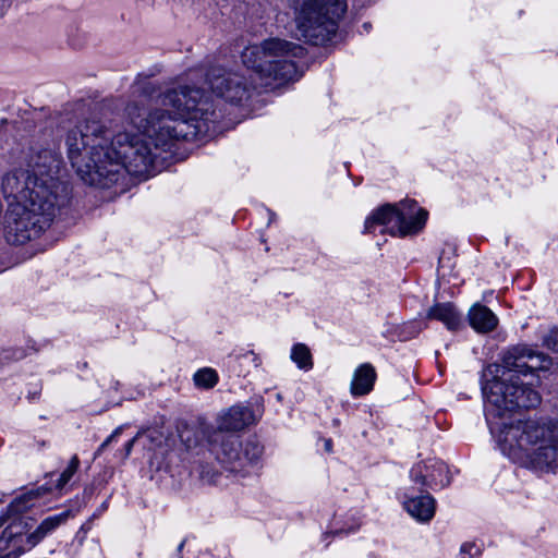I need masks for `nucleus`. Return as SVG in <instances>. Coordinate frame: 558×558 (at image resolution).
<instances>
[{
    "label": "nucleus",
    "instance_id": "aec40b11",
    "mask_svg": "<svg viewBox=\"0 0 558 558\" xmlns=\"http://www.w3.org/2000/svg\"><path fill=\"white\" fill-rule=\"evenodd\" d=\"M143 436L151 446H159L162 441V434L157 429H149L146 433H142V437Z\"/></svg>",
    "mask_w": 558,
    "mask_h": 558
},
{
    "label": "nucleus",
    "instance_id": "1a4fd4ad",
    "mask_svg": "<svg viewBox=\"0 0 558 558\" xmlns=\"http://www.w3.org/2000/svg\"><path fill=\"white\" fill-rule=\"evenodd\" d=\"M256 422L252 409L245 405H233L221 413L217 420V429L213 433L239 432Z\"/></svg>",
    "mask_w": 558,
    "mask_h": 558
},
{
    "label": "nucleus",
    "instance_id": "f8f14e48",
    "mask_svg": "<svg viewBox=\"0 0 558 558\" xmlns=\"http://www.w3.org/2000/svg\"><path fill=\"white\" fill-rule=\"evenodd\" d=\"M398 214L402 216V228L399 230V235L403 236L410 233H415L423 228L427 219V211L418 208L415 201H404L398 206Z\"/></svg>",
    "mask_w": 558,
    "mask_h": 558
},
{
    "label": "nucleus",
    "instance_id": "9b49d317",
    "mask_svg": "<svg viewBox=\"0 0 558 558\" xmlns=\"http://www.w3.org/2000/svg\"><path fill=\"white\" fill-rule=\"evenodd\" d=\"M447 472V468L444 462L433 460L428 463H418L411 470V478L412 481L420 485V487L426 486H436L440 484L445 485L442 480L440 478Z\"/></svg>",
    "mask_w": 558,
    "mask_h": 558
},
{
    "label": "nucleus",
    "instance_id": "6ab92c4d",
    "mask_svg": "<svg viewBox=\"0 0 558 558\" xmlns=\"http://www.w3.org/2000/svg\"><path fill=\"white\" fill-rule=\"evenodd\" d=\"M78 465H80V460H78L77 456H73L70 460L69 465L61 473V475L58 480V483L56 485V487L58 489H62L68 484V482L72 478L74 473L77 471Z\"/></svg>",
    "mask_w": 558,
    "mask_h": 558
},
{
    "label": "nucleus",
    "instance_id": "f257e3e1",
    "mask_svg": "<svg viewBox=\"0 0 558 558\" xmlns=\"http://www.w3.org/2000/svg\"><path fill=\"white\" fill-rule=\"evenodd\" d=\"M138 100L128 102L124 114L141 134L114 132L96 116L78 120L64 137L68 157L88 185L110 187L128 172L149 175L159 150H169L184 138L189 122H208L216 111L208 96L195 85H179L159 92L148 78L132 85Z\"/></svg>",
    "mask_w": 558,
    "mask_h": 558
},
{
    "label": "nucleus",
    "instance_id": "f3484780",
    "mask_svg": "<svg viewBox=\"0 0 558 558\" xmlns=\"http://www.w3.org/2000/svg\"><path fill=\"white\" fill-rule=\"evenodd\" d=\"M193 380L196 387L210 389L218 383V374L214 368L204 367L194 374Z\"/></svg>",
    "mask_w": 558,
    "mask_h": 558
},
{
    "label": "nucleus",
    "instance_id": "2eb2a0df",
    "mask_svg": "<svg viewBox=\"0 0 558 558\" xmlns=\"http://www.w3.org/2000/svg\"><path fill=\"white\" fill-rule=\"evenodd\" d=\"M375 380V368L369 363L360 365L353 373L350 385L351 395L360 397L369 393L374 387Z\"/></svg>",
    "mask_w": 558,
    "mask_h": 558
},
{
    "label": "nucleus",
    "instance_id": "dca6fc26",
    "mask_svg": "<svg viewBox=\"0 0 558 558\" xmlns=\"http://www.w3.org/2000/svg\"><path fill=\"white\" fill-rule=\"evenodd\" d=\"M291 360L301 369L310 371L313 368V359L311 351L304 343H296L292 347Z\"/></svg>",
    "mask_w": 558,
    "mask_h": 558
},
{
    "label": "nucleus",
    "instance_id": "a211bd4d",
    "mask_svg": "<svg viewBox=\"0 0 558 558\" xmlns=\"http://www.w3.org/2000/svg\"><path fill=\"white\" fill-rule=\"evenodd\" d=\"M235 361L238 362L241 369L239 374L248 373L250 367H258L260 364V359L253 351H247L243 354L236 355Z\"/></svg>",
    "mask_w": 558,
    "mask_h": 558
},
{
    "label": "nucleus",
    "instance_id": "7ed1b4c3",
    "mask_svg": "<svg viewBox=\"0 0 558 558\" xmlns=\"http://www.w3.org/2000/svg\"><path fill=\"white\" fill-rule=\"evenodd\" d=\"M62 159L52 149L31 155L27 169H16L2 178L8 199L5 240L15 245L36 239L52 222L68 199V186L59 180Z\"/></svg>",
    "mask_w": 558,
    "mask_h": 558
},
{
    "label": "nucleus",
    "instance_id": "393cba45",
    "mask_svg": "<svg viewBox=\"0 0 558 558\" xmlns=\"http://www.w3.org/2000/svg\"><path fill=\"white\" fill-rule=\"evenodd\" d=\"M324 447L327 452H331V449H332L331 439H325Z\"/></svg>",
    "mask_w": 558,
    "mask_h": 558
},
{
    "label": "nucleus",
    "instance_id": "20e7f679",
    "mask_svg": "<svg viewBox=\"0 0 558 558\" xmlns=\"http://www.w3.org/2000/svg\"><path fill=\"white\" fill-rule=\"evenodd\" d=\"M304 48L300 45L270 38L260 45L248 46L242 52L245 72L214 66L206 74V82L217 97L231 105H242L252 95L254 84L247 77L250 70L260 78L262 85H282L301 76L293 58H302Z\"/></svg>",
    "mask_w": 558,
    "mask_h": 558
},
{
    "label": "nucleus",
    "instance_id": "ddd939ff",
    "mask_svg": "<svg viewBox=\"0 0 558 558\" xmlns=\"http://www.w3.org/2000/svg\"><path fill=\"white\" fill-rule=\"evenodd\" d=\"M471 327L482 333L494 330L498 325L497 316L485 305L475 303L468 312Z\"/></svg>",
    "mask_w": 558,
    "mask_h": 558
},
{
    "label": "nucleus",
    "instance_id": "bb28decb",
    "mask_svg": "<svg viewBox=\"0 0 558 558\" xmlns=\"http://www.w3.org/2000/svg\"><path fill=\"white\" fill-rule=\"evenodd\" d=\"M183 546H184V541H182L179 546H178V551H181L183 549Z\"/></svg>",
    "mask_w": 558,
    "mask_h": 558
},
{
    "label": "nucleus",
    "instance_id": "6e6552de",
    "mask_svg": "<svg viewBox=\"0 0 558 558\" xmlns=\"http://www.w3.org/2000/svg\"><path fill=\"white\" fill-rule=\"evenodd\" d=\"M402 504L407 512L420 522H428L435 514V499L428 492L409 487L403 494Z\"/></svg>",
    "mask_w": 558,
    "mask_h": 558
},
{
    "label": "nucleus",
    "instance_id": "cd10ccee",
    "mask_svg": "<svg viewBox=\"0 0 558 558\" xmlns=\"http://www.w3.org/2000/svg\"><path fill=\"white\" fill-rule=\"evenodd\" d=\"M553 350L557 351L558 352V342H555L554 347H553Z\"/></svg>",
    "mask_w": 558,
    "mask_h": 558
},
{
    "label": "nucleus",
    "instance_id": "b1692460",
    "mask_svg": "<svg viewBox=\"0 0 558 558\" xmlns=\"http://www.w3.org/2000/svg\"><path fill=\"white\" fill-rule=\"evenodd\" d=\"M142 437V433H137L135 437L129 440L124 446V458H128L134 447V444Z\"/></svg>",
    "mask_w": 558,
    "mask_h": 558
},
{
    "label": "nucleus",
    "instance_id": "39448f33",
    "mask_svg": "<svg viewBox=\"0 0 558 558\" xmlns=\"http://www.w3.org/2000/svg\"><path fill=\"white\" fill-rule=\"evenodd\" d=\"M288 8L301 37L313 45H324L336 34L347 4L344 0H288Z\"/></svg>",
    "mask_w": 558,
    "mask_h": 558
},
{
    "label": "nucleus",
    "instance_id": "4be33fe9",
    "mask_svg": "<svg viewBox=\"0 0 558 558\" xmlns=\"http://www.w3.org/2000/svg\"><path fill=\"white\" fill-rule=\"evenodd\" d=\"M460 550L462 555H468L469 557H474L480 554V548L473 543H464Z\"/></svg>",
    "mask_w": 558,
    "mask_h": 558
},
{
    "label": "nucleus",
    "instance_id": "412c9836",
    "mask_svg": "<svg viewBox=\"0 0 558 558\" xmlns=\"http://www.w3.org/2000/svg\"><path fill=\"white\" fill-rule=\"evenodd\" d=\"M122 429L123 427L122 426H119L117 427L112 434L99 446L98 450L96 451L95 456H99L106 448L109 444H111L113 440L117 439L118 436L121 435L122 433Z\"/></svg>",
    "mask_w": 558,
    "mask_h": 558
},
{
    "label": "nucleus",
    "instance_id": "4468645a",
    "mask_svg": "<svg viewBox=\"0 0 558 558\" xmlns=\"http://www.w3.org/2000/svg\"><path fill=\"white\" fill-rule=\"evenodd\" d=\"M426 318L441 322L449 330H458L462 326V316L450 302L436 303L429 307Z\"/></svg>",
    "mask_w": 558,
    "mask_h": 558
},
{
    "label": "nucleus",
    "instance_id": "5701e85b",
    "mask_svg": "<svg viewBox=\"0 0 558 558\" xmlns=\"http://www.w3.org/2000/svg\"><path fill=\"white\" fill-rule=\"evenodd\" d=\"M39 495H40L39 489H36V490H35V489H33V490H31V492H27L26 494H24L23 496H21L20 498H17V499L15 500V505H14V506H15L17 509H20V504H21L22 501H24V500H25V501H28V500L35 499V498H37Z\"/></svg>",
    "mask_w": 558,
    "mask_h": 558
},
{
    "label": "nucleus",
    "instance_id": "c85d7f7f",
    "mask_svg": "<svg viewBox=\"0 0 558 558\" xmlns=\"http://www.w3.org/2000/svg\"><path fill=\"white\" fill-rule=\"evenodd\" d=\"M3 520L0 518V527L3 525Z\"/></svg>",
    "mask_w": 558,
    "mask_h": 558
},
{
    "label": "nucleus",
    "instance_id": "9d476101",
    "mask_svg": "<svg viewBox=\"0 0 558 558\" xmlns=\"http://www.w3.org/2000/svg\"><path fill=\"white\" fill-rule=\"evenodd\" d=\"M403 214H398V207L392 205H384L371 215L364 225L365 232H373L376 226H383V232H389L392 235H399L402 228Z\"/></svg>",
    "mask_w": 558,
    "mask_h": 558
},
{
    "label": "nucleus",
    "instance_id": "f03ea898",
    "mask_svg": "<svg viewBox=\"0 0 558 558\" xmlns=\"http://www.w3.org/2000/svg\"><path fill=\"white\" fill-rule=\"evenodd\" d=\"M549 360L526 345L510 348L501 363L489 364L483 372L486 420L498 433L500 449L513 462L541 472L558 470V420L509 423L520 409L535 408L541 395L533 388L539 383L534 372L546 369Z\"/></svg>",
    "mask_w": 558,
    "mask_h": 558
},
{
    "label": "nucleus",
    "instance_id": "a878e982",
    "mask_svg": "<svg viewBox=\"0 0 558 558\" xmlns=\"http://www.w3.org/2000/svg\"><path fill=\"white\" fill-rule=\"evenodd\" d=\"M107 509V505L104 502L101 506H100V509H99V513L105 511Z\"/></svg>",
    "mask_w": 558,
    "mask_h": 558
},
{
    "label": "nucleus",
    "instance_id": "0eeeda50",
    "mask_svg": "<svg viewBox=\"0 0 558 558\" xmlns=\"http://www.w3.org/2000/svg\"><path fill=\"white\" fill-rule=\"evenodd\" d=\"M211 450L222 466L230 472H247L260 458L263 448L255 440H248L243 446L235 435L213 433L209 436Z\"/></svg>",
    "mask_w": 558,
    "mask_h": 558
},
{
    "label": "nucleus",
    "instance_id": "423d86ee",
    "mask_svg": "<svg viewBox=\"0 0 558 558\" xmlns=\"http://www.w3.org/2000/svg\"><path fill=\"white\" fill-rule=\"evenodd\" d=\"M71 517L70 511H63L44 519L36 530L26 533V524L21 519H15L2 532L0 537V558H19L25 551L35 547L46 536L64 524Z\"/></svg>",
    "mask_w": 558,
    "mask_h": 558
}]
</instances>
